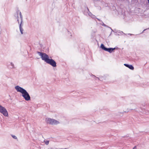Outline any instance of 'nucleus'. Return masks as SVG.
<instances>
[{"label": "nucleus", "mask_w": 149, "mask_h": 149, "mask_svg": "<svg viewBox=\"0 0 149 149\" xmlns=\"http://www.w3.org/2000/svg\"><path fill=\"white\" fill-rule=\"evenodd\" d=\"M38 53L41 56L42 60L44 61L46 63L54 67L56 66L55 61L52 58L50 59L49 56L46 54L40 52H38Z\"/></svg>", "instance_id": "f257e3e1"}, {"label": "nucleus", "mask_w": 149, "mask_h": 149, "mask_svg": "<svg viewBox=\"0 0 149 149\" xmlns=\"http://www.w3.org/2000/svg\"><path fill=\"white\" fill-rule=\"evenodd\" d=\"M15 88L17 92L21 93L22 96L26 101H28L31 100V97L26 90L19 86H15Z\"/></svg>", "instance_id": "f03ea898"}, {"label": "nucleus", "mask_w": 149, "mask_h": 149, "mask_svg": "<svg viewBox=\"0 0 149 149\" xmlns=\"http://www.w3.org/2000/svg\"><path fill=\"white\" fill-rule=\"evenodd\" d=\"M19 13V16H20V18L21 20L20 23L19 25V30H20V32L22 34H23V29L22 27V26H23V24H22V23L23 22V17H22V15L21 12L19 10H18L17 12V15H18ZM17 21L18 22V23L19 24V20L18 15H17Z\"/></svg>", "instance_id": "7ed1b4c3"}, {"label": "nucleus", "mask_w": 149, "mask_h": 149, "mask_svg": "<svg viewBox=\"0 0 149 149\" xmlns=\"http://www.w3.org/2000/svg\"><path fill=\"white\" fill-rule=\"evenodd\" d=\"M46 121L47 123L54 125H57L59 123V122L54 119L47 118L46 119Z\"/></svg>", "instance_id": "20e7f679"}, {"label": "nucleus", "mask_w": 149, "mask_h": 149, "mask_svg": "<svg viewBox=\"0 0 149 149\" xmlns=\"http://www.w3.org/2000/svg\"><path fill=\"white\" fill-rule=\"evenodd\" d=\"M0 113L4 116L8 117V112L6 108L1 105H0Z\"/></svg>", "instance_id": "39448f33"}, {"label": "nucleus", "mask_w": 149, "mask_h": 149, "mask_svg": "<svg viewBox=\"0 0 149 149\" xmlns=\"http://www.w3.org/2000/svg\"><path fill=\"white\" fill-rule=\"evenodd\" d=\"M101 48L102 49H103L104 50L107 51L109 52L110 53H111L115 49V48H106L104 45L103 44H101V46H100Z\"/></svg>", "instance_id": "423d86ee"}, {"label": "nucleus", "mask_w": 149, "mask_h": 149, "mask_svg": "<svg viewBox=\"0 0 149 149\" xmlns=\"http://www.w3.org/2000/svg\"><path fill=\"white\" fill-rule=\"evenodd\" d=\"M124 65L127 67L128 68L131 70H133L134 69V67L131 65H129L126 64H125Z\"/></svg>", "instance_id": "0eeeda50"}, {"label": "nucleus", "mask_w": 149, "mask_h": 149, "mask_svg": "<svg viewBox=\"0 0 149 149\" xmlns=\"http://www.w3.org/2000/svg\"><path fill=\"white\" fill-rule=\"evenodd\" d=\"M87 10V14H88L89 16H91L93 14L89 11V10L87 7L86 8V11Z\"/></svg>", "instance_id": "6e6552de"}, {"label": "nucleus", "mask_w": 149, "mask_h": 149, "mask_svg": "<svg viewBox=\"0 0 149 149\" xmlns=\"http://www.w3.org/2000/svg\"><path fill=\"white\" fill-rule=\"evenodd\" d=\"M9 65L10 66V68H14V65L12 62L10 63V64Z\"/></svg>", "instance_id": "1a4fd4ad"}, {"label": "nucleus", "mask_w": 149, "mask_h": 149, "mask_svg": "<svg viewBox=\"0 0 149 149\" xmlns=\"http://www.w3.org/2000/svg\"><path fill=\"white\" fill-rule=\"evenodd\" d=\"M44 142L47 145H48L49 143V141H48L44 140Z\"/></svg>", "instance_id": "9d476101"}, {"label": "nucleus", "mask_w": 149, "mask_h": 149, "mask_svg": "<svg viewBox=\"0 0 149 149\" xmlns=\"http://www.w3.org/2000/svg\"><path fill=\"white\" fill-rule=\"evenodd\" d=\"M12 136L14 139H17V137L16 136H15V135H12Z\"/></svg>", "instance_id": "9b49d317"}, {"label": "nucleus", "mask_w": 149, "mask_h": 149, "mask_svg": "<svg viewBox=\"0 0 149 149\" xmlns=\"http://www.w3.org/2000/svg\"><path fill=\"white\" fill-rule=\"evenodd\" d=\"M92 18H95V16L93 15V14H92L91 16Z\"/></svg>", "instance_id": "f8f14e48"}, {"label": "nucleus", "mask_w": 149, "mask_h": 149, "mask_svg": "<svg viewBox=\"0 0 149 149\" xmlns=\"http://www.w3.org/2000/svg\"><path fill=\"white\" fill-rule=\"evenodd\" d=\"M102 25L104 26H106V25H105V24H104V23H103V24H102Z\"/></svg>", "instance_id": "ddd939ff"}, {"label": "nucleus", "mask_w": 149, "mask_h": 149, "mask_svg": "<svg viewBox=\"0 0 149 149\" xmlns=\"http://www.w3.org/2000/svg\"><path fill=\"white\" fill-rule=\"evenodd\" d=\"M133 149H136V146H135Z\"/></svg>", "instance_id": "4468645a"}, {"label": "nucleus", "mask_w": 149, "mask_h": 149, "mask_svg": "<svg viewBox=\"0 0 149 149\" xmlns=\"http://www.w3.org/2000/svg\"><path fill=\"white\" fill-rule=\"evenodd\" d=\"M149 29V28L147 29H145L143 31L142 33L144 31H146V29Z\"/></svg>", "instance_id": "2eb2a0df"}, {"label": "nucleus", "mask_w": 149, "mask_h": 149, "mask_svg": "<svg viewBox=\"0 0 149 149\" xmlns=\"http://www.w3.org/2000/svg\"><path fill=\"white\" fill-rule=\"evenodd\" d=\"M97 80H99V78H98V77H97V78H96V80H97Z\"/></svg>", "instance_id": "dca6fc26"}, {"label": "nucleus", "mask_w": 149, "mask_h": 149, "mask_svg": "<svg viewBox=\"0 0 149 149\" xmlns=\"http://www.w3.org/2000/svg\"><path fill=\"white\" fill-rule=\"evenodd\" d=\"M128 34L130 35H132V34H130V33Z\"/></svg>", "instance_id": "f3484780"}, {"label": "nucleus", "mask_w": 149, "mask_h": 149, "mask_svg": "<svg viewBox=\"0 0 149 149\" xmlns=\"http://www.w3.org/2000/svg\"><path fill=\"white\" fill-rule=\"evenodd\" d=\"M97 19L99 20V21H100V19H98V18H97Z\"/></svg>", "instance_id": "a211bd4d"}, {"label": "nucleus", "mask_w": 149, "mask_h": 149, "mask_svg": "<svg viewBox=\"0 0 149 149\" xmlns=\"http://www.w3.org/2000/svg\"><path fill=\"white\" fill-rule=\"evenodd\" d=\"M148 3H149V0H148Z\"/></svg>", "instance_id": "6ab92c4d"}]
</instances>
